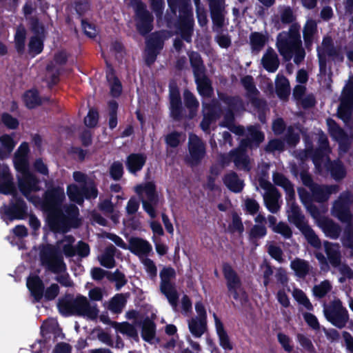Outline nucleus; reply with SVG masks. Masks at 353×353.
<instances>
[{
    "label": "nucleus",
    "instance_id": "1",
    "mask_svg": "<svg viewBox=\"0 0 353 353\" xmlns=\"http://www.w3.org/2000/svg\"><path fill=\"white\" fill-rule=\"evenodd\" d=\"M190 1H168V8L164 16L166 27L179 34L187 43L192 41L194 19Z\"/></svg>",
    "mask_w": 353,
    "mask_h": 353
},
{
    "label": "nucleus",
    "instance_id": "2",
    "mask_svg": "<svg viewBox=\"0 0 353 353\" xmlns=\"http://www.w3.org/2000/svg\"><path fill=\"white\" fill-rule=\"evenodd\" d=\"M168 88L170 117L175 122H180L183 119H193L196 116L199 108V102L194 94L188 89L183 91V101L185 107L188 110V113L186 114L183 106L179 88L176 81L170 80Z\"/></svg>",
    "mask_w": 353,
    "mask_h": 353
},
{
    "label": "nucleus",
    "instance_id": "3",
    "mask_svg": "<svg viewBox=\"0 0 353 353\" xmlns=\"http://www.w3.org/2000/svg\"><path fill=\"white\" fill-rule=\"evenodd\" d=\"M46 213V223L50 231L54 233H66L71 228H78L81 221L79 218V208L75 205L52 210Z\"/></svg>",
    "mask_w": 353,
    "mask_h": 353
},
{
    "label": "nucleus",
    "instance_id": "4",
    "mask_svg": "<svg viewBox=\"0 0 353 353\" xmlns=\"http://www.w3.org/2000/svg\"><path fill=\"white\" fill-rule=\"evenodd\" d=\"M285 199L288 202H292L290 210L288 212V221L298 228L305 239L312 247L319 248L321 242L314 230L308 225L305 215L302 213L300 207L295 203V191L294 185L285 188Z\"/></svg>",
    "mask_w": 353,
    "mask_h": 353
},
{
    "label": "nucleus",
    "instance_id": "5",
    "mask_svg": "<svg viewBox=\"0 0 353 353\" xmlns=\"http://www.w3.org/2000/svg\"><path fill=\"white\" fill-rule=\"evenodd\" d=\"M301 26L297 23L291 24L288 31H282L276 37V46L285 61L293 57V51L301 44Z\"/></svg>",
    "mask_w": 353,
    "mask_h": 353
},
{
    "label": "nucleus",
    "instance_id": "6",
    "mask_svg": "<svg viewBox=\"0 0 353 353\" xmlns=\"http://www.w3.org/2000/svg\"><path fill=\"white\" fill-rule=\"evenodd\" d=\"M222 272L225 280L228 295L239 301L241 305L245 304L248 301V296L238 273L228 262L223 263Z\"/></svg>",
    "mask_w": 353,
    "mask_h": 353
},
{
    "label": "nucleus",
    "instance_id": "7",
    "mask_svg": "<svg viewBox=\"0 0 353 353\" xmlns=\"http://www.w3.org/2000/svg\"><path fill=\"white\" fill-rule=\"evenodd\" d=\"M41 265L54 274L65 272L66 264L60 250L52 244L43 245L39 253Z\"/></svg>",
    "mask_w": 353,
    "mask_h": 353
},
{
    "label": "nucleus",
    "instance_id": "8",
    "mask_svg": "<svg viewBox=\"0 0 353 353\" xmlns=\"http://www.w3.org/2000/svg\"><path fill=\"white\" fill-rule=\"evenodd\" d=\"M353 74L346 81L341 97L340 105L337 110V117L349 128L353 126Z\"/></svg>",
    "mask_w": 353,
    "mask_h": 353
},
{
    "label": "nucleus",
    "instance_id": "9",
    "mask_svg": "<svg viewBox=\"0 0 353 353\" xmlns=\"http://www.w3.org/2000/svg\"><path fill=\"white\" fill-rule=\"evenodd\" d=\"M316 51L319 71L322 74L325 73L327 70V57L330 58L332 61H343L344 59L340 48L334 46L333 39L330 36L323 38L322 47L318 46Z\"/></svg>",
    "mask_w": 353,
    "mask_h": 353
},
{
    "label": "nucleus",
    "instance_id": "10",
    "mask_svg": "<svg viewBox=\"0 0 353 353\" xmlns=\"http://www.w3.org/2000/svg\"><path fill=\"white\" fill-rule=\"evenodd\" d=\"M134 8V20L137 31L141 36H146L154 28V17L143 1H130Z\"/></svg>",
    "mask_w": 353,
    "mask_h": 353
},
{
    "label": "nucleus",
    "instance_id": "11",
    "mask_svg": "<svg viewBox=\"0 0 353 353\" xmlns=\"http://www.w3.org/2000/svg\"><path fill=\"white\" fill-rule=\"evenodd\" d=\"M323 314L326 320L339 329L345 327L349 321L348 311L339 299L332 301L329 305L325 304Z\"/></svg>",
    "mask_w": 353,
    "mask_h": 353
},
{
    "label": "nucleus",
    "instance_id": "12",
    "mask_svg": "<svg viewBox=\"0 0 353 353\" xmlns=\"http://www.w3.org/2000/svg\"><path fill=\"white\" fill-rule=\"evenodd\" d=\"M160 290L167 298L169 303L175 308L178 305L179 294L175 283L171 280L176 276V272L172 267H163L160 271Z\"/></svg>",
    "mask_w": 353,
    "mask_h": 353
},
{
    "label": "nucleus",
    "instance_id": "13",
    "mask_svg": "<svg viewBox=\"0 0 353 353\" xmlns=\"http://www.w3.org/2000/svg\"><path fill=\"white\" fill-rule=\"evenodd\" d=\"M0 214L3 220H22L28 215V205L24 199L16 192L12 194L8 205H3L0 208Z\"/></svg>",
    "mask_w": 353,
    "mask_h": 353
},
{
    "label": "nucleus",
    "instance_id": "14",
    "mask_svg": "<svg viewBox=\"0 0 353 353\" xmlns=\"http://www.w3.org/2000/svg\"><path fill=\"white\" fill-rule=\"evenodd\" d=\"M188 154L185 161L190 167H196L200 165L206 155V146L203 140L197 135H191L189 138Z\"/></svg>",
    "mask_w": 353,
    "mask_h": 353
},
{
    "label": "nucleus",
    "instance_id": "15",
    "mask_svg": "<svg viewBox=\"0 0 353 353\" xmlns=\"http://www.w3.org/2000/svg\"><path fill=\"white\" fill-rule=\"evenodd\" d=\"M16 170L21 174V176L18 177L19 190L26 199L30 200L32 192H37L41 190L39 185L41 181L29 170V167L16 169Z\"/></svg>",
    "mask_w": 353,
    "mask_h": 353
},
{
    "label": "nucleus",
    "instance_id": "16",
    "mask_svg": "<svg viewBox=\"0 0 353 353\" xmlns=\"http://www.w3.org/2000/svg\"><path fill=\"white\" fill-rule=\"evenodd\" d=\"M352 202L353 198L351 192L349 191L343 192L334 203L332 214L342 223L351 222L352 214L350 211V205Z\"/></svg>",
    "mask_w": 353,
    "mask_h": 353
},
{
    "label": "nucleus",
    "instance_id": "17",
    "mask_svg": "<svg viewBox=\"0 0 353 353\" xmlns=\"http://www.w3.org/2000/svg\"><path fill=\"white\" fill-rule=\"evenodd\" d=\"M63 189L61 187L48 188L44 192L41 203L42 210L46 212L62 207L65 199Z\"/></svg>",
    "mask_w": 353,
    "mask_h": 353
},
{
    "label": "nucleus",
    "instance_id": "18",
    "mask_svg": "<svg viewBox=\"0 0 353 353\" xmlns=\"http://www.w3.org/2000/svg\"><path fill=\"white\" fill-rule=\"evenodd\" d=\"M73 315L87 317L94 320L97 318L99 310L96 304L91 305L87 298L79 294L73 300Z\"/></svg>",
    "mask_w": 353,
    "mask_h": 353
},
{
    "label": "nucleus",
    "instance_id": "19",
    "mask_svg": "<svg viewBox=\"0 0 353 353\" xmlns=\"http://www.w3.org/2000/svg\"><path fill=\"white\" fill-rule=\"evenodd\" d=\"M241 83L246 90V97L252 105L257 109L264 108L266 105V101L258 97L260 92L256 87L252 76L245 75L241 79Z\"/></svg>",
    "mask_w": 353,
    "mask_h": 353
},
{
    "label": "nucleus",
    "instance_id": "20",
    "mask_svg": "<svg viewBox=\"0 0 353 353\" xmlns=\"http://www.w3.org/2000/svg\"><path fill=\"white\" fill-rule=\"evenodd\" d=\"M260 185L268 191V194L264 197V202L267 209L272 213H276L280 208L278 203L280 193L270 182L263 179L260 180Z\"/></svg>",
    "mask_w": 353,
    "mask_h": 353
},
{
    "label": "nucleus",
    "instance_id": "21",
    "mask_svg": "<svg viewBox=\"0 0 353 353\" xmlns=\"http://www.w3.org/2000/svg\"><path fill=\"white\" fill-rule=\"evenodd\" d=\"M339 190L338 185H319L316 183L310 191L312 199L317 203L326 202L333 193H336Z\"/></svg>",
    "mask_w": 353,
    "mask_h": 353
},
{
    "label": "nucleus",
    "instance_id": "22",
    "mask_svg": "<svg viewBox=\"0 0 353 353\" xmlns=\"http://www.w3.org/2000/svg\"><path fill=\"white\" fill-rule=\"evenodd\" d=\"M13 176L8 166L4 167L0 172V193L4 195L13 194L17 192Z\"/></svg>",
    "mask_w": 353,
    "mask_h": 353
},
{
    "label": "nucleus",
    "instance_id": "23",
    "mask_svg": "<svg viewBox=\"0 0 353 353\" xmlns=\"http://www.w3.org/2000/svg\"><path fill=\"white\" fill-rule=\"evenodd\" d=\"M146 161L144 153H131L126 157L125 166L130 173L136 174L143 169Z\"/></svg>",
    "mask_w": 353,
    "mask_h": 353
},
{
    "label": "nucleus",
    "instance_id": "24",
    "mask_svg": "<svg viewBox=\"0 0 353 353\" xmlns=\"http://www.w3.org/2000/svg\"><path fill=\"white\" fill-rule=\"evenodd\" d=\"M136 324L141 327V334L143 340L149 343H153L157 333V325L154 321L149 316H146L143 321L137 322Z\"/></svg>",
    "mask_w": 353,
    "mask_h": 353
},
{
    "label": "nucleus",
    "instance_id": "25",
    "mask_svg": "<svg viewBox=\"0 0 353 353\" xmlns=\"http://www.w3.org/2000/svg\"><path fill=\"white\" fill-rule=\"evenodd\" d=\"M196 90L202 97L210 98L214 94L212 82L206 73L194 76Z\"/></svg>",
    "mask_w": 353,
    "mask_h": 353
},
{
    "label": "nucleus",
    "instance_id": "26",
    "mask_svg": "<svg viewBox=\"0 0 353 353\" xmlns=\"http://www.w3.org/2000/svg\"><path fill=\"white\" fill-rule=\"evenodd\" d=\"M27 288L36 302H40L43 297L45 285L38 275L30 276L27 279Z\"/></svg>",
    "mask_w": 353,
    "mask_h": 353
},
{
    "label": "nucleus",
    "instance_id": "27",
    "mask_svg": "<svg viewBox=\"0 0 353 353\" xmlns=\"http://www.w3.org/2000/svg\"><path fill=\"white\" fill-rule=\"evenodd\" d=\"M128 249L137 256L148 255L152 250V246L146 240L132 237L129 241Z\"/></svg>",
    "mask_w": 353,
    "mask_h": 353
},
{
    "label": "nucleus",
    "instance_id": "28",
    "mask_svg": "<svg viewBox=\"0 0 353 353\" xmlns=\"http://www.w3.org/2000/svg\"><path fill=\"white\" fill-rule=\"evenodd\" d=\"M30 152L29 145L27 142H23L21 143L17 150L15 152L13 163L15 169L19 168H26L29 167L28 156Z\"/></svg>",
    "mask_w": 353,
    "mask_h": 353
},
{
    "label": "nucleus",
    "instance_id": "29",
    "mask_svg": "<svg viewBox=\"0 0 353 353\" xmlns=\"http://www.w3.org/2000/svg\"><path fill=\"white\" fill-rule=\"evenodd\" d=\"M213 317L215 323L216 334L219 339L220 346L225 350H232L233 345L230 342L229 336L224 328V325L218 316L214 313Z\"/></svg>",
    "mask_w": 353,
    "mask_h": 353
},
{
    "label": "nucleus",
    "instance_id": "30",
    "mask_svg": "<svg viewBox=\"0 0 353 353\" xmlns=\"http://www.w3.org/2000/svg\"><path fill=\"white\" fill-rule=\"evenodd\" d=\"M278 55L272 48H268L261 59L263 68L269 72H274L279 66Z\"/></svg>",
    "mask_w": 353,
    "mask_h": 353
},
{
    "label": "nucleus",
    "instance_id": "31",
    "mask_svg": "<svg viewBox=\"0 0 353 353\" xmlns=\"http://www.w3.org/2000/svg\"><path fill=\"white\" fill-rule=\"evenodd\" d=\"M249 39L252 53L258 54L268 43V37L260 32H252Z\"/></svg>",
    "mask_w": 353,
    "mask_h": 353
},
{
    "label": "nucleus",
    "instance_id": "32",
    "mask_svg": "<svg viewBox=\"0 0 353 353\" xmlns=\"http://www.w3.org/2000/svg\"><path fill=\"white\" fill-rule=\"evenodd\" d=\"M106 79L110 85V94L114 98H118L122 92V84L116 76L114 68L109 64L106 71Z\"/></svg>",
    "mask_w": 353,
    "mask_h": 353
},
{
    "label": "nucleus",
    "instance_id": "33",
    "mask_svg": "<svg viewBox=\"0 0 353 353\" xmlns=\"http://www.w3.org/2000/svg\"><path fill=\"white\" fill-rule=\"evenodd\" d=\"M320 227L325 234L332 239H337L340 236L341 226L330 219L326 218L322 220L320 223Z\"/></svg>",
    "mask_w": 353,
    "mask_h": 353
},
{
    "label": "nucleus",
    "instance_id": "34",
    "mask_svg": "<svg viewBox=\"0 0 353 353\" xmlns=\"http://www.w3.org/2000/svg\"><path fill=\"white\" fill-rule=\"evenodd\" d=\"M275 92L282 100H287L290 94V85L288 79L284 75H277L275 81Z\"/></svg>",
    "mask_w": 353,
    "mask_h": 353
},
{
    "label": "nucleus",
    "instance_id": "35",
    "mask_svg": "<svg viewBox=\"0 0 353 353\" xmlns=\"http://www.w3.org/2000/svg\"><path fill=\"white\" fill-rule=\"evenodd\" d=\"M188 54L194 77L206 73V68L201 54L196 51H191Z\"/></svg>",
    "mask_w": 353,
    "mask_h": 353
},
{
    "label": "nucleus",
    "instance_id": "36",
    "mask_svg": "<svg viewBox=\"0 0 353 353\" xmlns=\"http://www.w3.org/2000/svg\"><path fill=\"white\" fill-rule=\"evenodd\" d=\"M223 181L225 185L233 192L239 193L243 189V182L239 179L238 174L234 171L225 174Z\"/></svg>",
    "mask_w": 353,
    "mask_h": 353
},
{
    "label": "nucleus",
    "instance_id": "37",
    "mask_svg": "<svg viewBox=\"0 0 353 353\" xmlns=\"http://www.w3.org/2000/svg\"><path fill=\"white\" fill-rule=\"evenodd\" d=\"M317 32V24L313 19H308L303 30V37L305 46L310 50L313 44L314 34Z\"/></svg>",
    "mask_w": 353,
    "mask_h": 353
},
{
    "label": "nucleus",
    "instance_id": "38",
    "mask_svg": "<svg viewBox=\"0 0 353 353\" xmlns=\"http://www.w3.org/2000/svg\"><path fill=\"white\" fill-rule=\"evenodd\" d=\"M220 99L227 105V109L228 110L237 113L241 112L245 110L243 99L238 95L229 96L223 94L220 96Z\"/></svg>",
    "mask_w": 353,
    "mask_h": 353
},
{
    "label": "nucleus",
    "instance_id": "39",
    "mask_svg": "<svg viewBox=\"0 0 353 353\" xmlns=\"http://www.w3.org/2000/svg\"><path fill=\"white\" fill-rule=\"evenodd\" d=\"M325 252L330 264L334 267H337L341 261V255L336 244L329 241L324 242Z\"/></svg>",
    "mask_w": 353,
    "mask_h": 353
},
{
    "label": "nucleus",
    "instance_id": "40",
    "mask_svg": "<svg viewBox=\"0 0 353 353\" xmlns=\"http://www.w3.org/2000/svg\"><path fill=\"white\" fill-rule=\"evenodd\" d=\"M230 156L232 159L236 167L241 166L244 170L249 171L250 159L243 149H234L230 152Z\"/></svg>",
    "mask_w": 353,
    "mask_h": 353
},
{
    "label": "nucleus",
    "instance_id": "41",
    "mask_svg": "<svg viewBox=\"0 0 353 353\" xmlns=\"http://www.w3.org/2000/svg\"><path fill=\"white\" fill-rule=\"evenodd\" d=\"M206 112L203 113L200 127L204 132L210 130V125L218 119V114L215 108L211 104H205Z\"/></svg>",
    "mask_w": 353,
    "mask_h": 353
},
{
    "label": "nucleus",
    "instance_id": "42",
    "mask_svg": "<svg viewBox=\"0 0 353 353\" xmlns=\"http://www.w3.org/2000/svg\"><path fill=\"white\" fill-rule=\"evenodd\" d=\"M327 170L336 181L343 179L347 174L344 165L339 160L330 161L327 165Z\"/></svg>",
    "mask_w": 353,
    "mask_h": 353
},
{
    "label": "nucleus",
    "instance_id": "43",
    "mask_svg": "<svg viewBox=\"0 0 353 353\" xmlns=\"http://www.w3.org/2000/svg\"><path fill=\"white\" fill-rule=\"evenodd\" d=\"M247 137L254 145L255 148H258L265 141V134L260 130L259 125H250L247 127Z\"/></svg>",
    "mask_w": 353,
    "mask_h": 353
},
{
    "label": "nucleus",
    "instance_id": "44",
    "mask_svg": "<svg viewBox=\"0 0 353 353\" xmlns=\"http://www.w3.org/2000/svg\"><path fill=\"white\" fill-rule=\"evenodd\" d=\"M0 142L2 148H0V159H8L15 147V142L13 138L9 134H3L0 137Z\"/></svg>",
    "mask_w": 353,
    "mask_h": 353
},
{
    "label": "nucleus",
    "instance_id": "45",
    "mask_svg": "<svg viewBox=\"0 0 353 353\" xmlns=\"http://www.w3.org/2000/svg\"><path fill=\"white\" fill-rule=\"evenodd\" d=\"M145 43L146 48L160 52L164 46L163 33L161 31L151 33Z\"/></svg>",
    "mask_w": 353,
    "mask_h": 353
},
{
    "label": "nucleus",
    "instance_id": "46",
    "mask_svg": "<svg viewBox=\"0 0 353 353\" xmlns=\"http://www.w3.org/2000/svg\"><path fill=\"white\" fill-rule=\"evenodd\" d=\"M26 30L23 25H19L14 34V48L19 55L25 52Z\"/></svg>",
    "mask_w": 353,
    "mask_h": 353
},
{
    "label": "nucleus",
    "instance_id": "47",
    "mask_svg": "<svg viewBox=\"0 0 353 353\" xmlns=\"http://www.w3.org/2000/svg\"><path fill=\"white\" fill-rule=\"evenodd\" d=\"M117 248L113 245L107 246L99 260L101 265L108 269L114 268L116 263L114 260Z\"/></svg>",
    "mask_w": 353,
    "mask_h": 353
},
{
    "label": "nucleus",
    "instance_id": "48",
    "mask_svg": "<svg viewBox=\"0 0 353 353\" xmlns=\"http://www.w3.org/2000/svg\"><path fill=\"white\" fill-rule=\"evenodd\" d=\"M327 125L330 136L337 142L348 140L347 134L336 123L334 120L332 119H327Z\"/></svg>",
    "mask_w": 353,
    "mask_h": 353
},
{
    "label": "nucleus",
    "instance_id": "49",
    "mask_svg": "<svg viewBox=\"0 0 353 353\" xmlns=\"http://www.w3.org/2000/svg\"><path fill=\"white\" fill-rule=\"evenodd\" d=\"M73 300L74 298L70 295H66L65 297L59 299L57 307L62 316H73Z\"/></svg>",
    "mask_w": 353,
    "mask_h": 353
},
{
    "label": "nucleus",
    "instance_id": "50",
    "mask_svg": "<svg viewBox=\"0 0 353 353\" xmlns=\"http://www.w3.org/2000/svg\"><path fill=\"white\" fill-rule=\"evenodd\" d=\"M26 106L28 109H33L41 104V100L37 90H28L23 95Z\"/></svg>",
    "mask_w": 353,
    "mask_h": 353
},
{
    "label": "nucleus",
    "instance_id": "51",
    "mask_svg": "<svg viewBox=\"0 0 353 353\" xmlns=\"http://www.w3.org/2000/svg\"><path fill=\"white\" fill-rule=\"evenodd\" d=\"M290 267L294 271L295 274L300 278L306 276L310 271L308 262L299 258L291 261Z\"/></svg>",
    "mask_w": 353,
    "mask_h": 353
},
{
    "label": "nucleus",
    "instance_id": "52",
    "mask_svg": "<svg viewBox=\"0 0 353 353\" xmlns=\"http://www.w3.org/2000/svg\"><path fill=\"white\" fill-rule=\"evenodd\" d=\"M189 330L196 338L201 337L207 329V321L192 319L188 324Z\"/></svg>",
    "mask_w": 353,
    "mask_h": 353
},
{
    "label": "nucleus",
    "instance_id": "53",
    "mask_svg": "<svg viewBox=\"0 0 353 353\" xmlns=\"http://www.w3.org/2000/svg\"><path fill=\"white\" fill-rule=\"evenodd\" d=\"M108 126L110 129L114 130L118 124L117 112L119 103L115 100H110L108 102Z\"/></svg>",
    "mask_w": 353,
    "mask_h": 353
},
{
    "label": "nucleus",
    "instance_id": "54",
    "mask_svg": "<svg viewBox=\"0 0 353 353\" xmlns=\"http://www.w3.org/2000/svg\"><path fill=\"white\" fill-rule=\"evenodd\" d=\"M44 39L45 37H31L28 43L29 53L35 55L41 53L44 47Z\"/></svg>",
    "mask_w": 353,
    "mask_h": 353
},
{
    "label": "nucleus",
    "instance_id": "55",
    "mask_svg": "<svg viewBox=\"0 0 353 353\" xmlns=\"http://www.w3.org/2000/svg\"><path fill=\"white\" fill-rule=\"evenodd\" d=\"M67 194L70 201L81 204L83 202V189L76 184H70L67 187Z\"/></svg>",
    "mask_w": 353,
    "mask_h": 353
},
{
    "label": "nucleus",
    "instance_id": "56",
    "mask_svg": "<svg viewBox=\"0 0 353 353\" xmlns=\"http://www.w3.org/2000/svg\"><path fill=\"white\" fill-rule=\"evenodd\" d=\"M332 288L330 282L328 280L321 281L319 285L313 288V294L318 299L324 298Z\"/></svg>",
    "mask_w": 353,
    "mask_h": 353
},
{
    "label": "nucleus",
    "instance_id": "57",
    "mask_svg": "<svg viewBox=\"0 0 353 353\" xmlns=\"http://www.w3.org/2000/svg\"><path fill=\"white\" fill-rule=\"evenodd\" d=\"M145 196L147 199H142L141 201H148L150 203L158 205L159 196L157 192L156 185L154 183L148 182L145 184Z\"/></svg>",
    "mask_w": 353,
    "mask_h": 353
},
{
    "label": "nucleus",
    "instance_id": "58",
    "mask_svg": "<svg viewBox=\"0 0 353 353\" xmlns=\"http://www.w3.org/2000/svg\"><path fill=\"white\" fill-rule=\"evenodd\" d=\"M114 323V327L121 334H127L128 336L133 339L138 338L137 330L133 325L128 322H123L122 323L115 322Z\"/></svg>",
    "mask_w": 353,
    "mask_h": 353
},
{
    "label": "nucleus",
    "instance_id": "59",
    "mask_svg": "<svg viewBox=\"0 0 353 353\" xmlns=\"http://www.w3.org/2000/svg\"><path fill=\"white\" fill-rule=\"evenodd\" d=\"M108 279L110 281L115 282V288L117 290H119L128 283V279L125 278V274L120 272L118 269L116 270L114 273L110 272L108 274Z\"/></svg>",
    "mask_w": 353,
    "mask_h": 353
},
{
    "label": "nucleus",
    "instance_id": "60",
    "mask_svg": "<svg viewBox=\"0 0 353 353\" xmlns=\"http://www.w3.org/2000/svg\"><path fill=\"white\" fill-rule=\"evenodd\" d=\"M82 189L83 199H94L98 196L99 191L93 180H90L88 185H83Z\"/></svg>",
    "mask_w": 353,
    "mask_h": 353
},
{
    "label": "nucleus",
    "instance_id": "61",
    "mask_svg": "<svg viewBox=\"0 0 353 353\" xmlns=\"http://www.w3.org/2000/svg\"><path fill=\"white\" fill-rule=\"evenodd\" d=\"M267 234V229L264 225L255 224L249 232V239L251 242L263 238Z\"/></svg>",
    "mask_w": 353,
    "mask_h": 353
},
{
    "label": "nucleus",
    "instance_id": "62",
    "mask_svg": "<svg viewBox=\"0 0 353 353\" xmlns=\"http://www.w3.org/2000/svg\"><path fill=\"white\" fill-rule=\"evenodd\" d=\"M109 172L110 177L114 181H119L124 173L123 171V165L122 163L119 161H114L110 168Z\"/></svg>",
    "mask_w": 353,
    "mask_h": 353
},
{
    "label": "nucleus",
    "instance_id": "63",
    "mask_svg": "<svg viewBox=\"0 0 353 353\" xmlns=\"http://www.w3.org/2000/svg\"><path fill=\"white\" fill-rule=\"evenodd\" d=\"M29 24L31 31L34 34V36L45 37L44 26L39 21L37 17H30Z\"/></svg>",
    "mask_w": 353,
    "mask_h": 353
},
{
    "label": "nucleus",
    "instance_id": "64",
    "mask_svg": "<svg viewBox=\"0 0 353 353\" xmlns=\"http://www.w3.org/2000/svg\"><path fill=\"white\" fill-rule=\"evenodd\" d=\"M268 153H272L275 151L282 152L285 150V143L279 139H272L270 140L264 148Z\"/></svg>",
    "mask_w": 353,
    "mask_h": 353
}]
</instances>
